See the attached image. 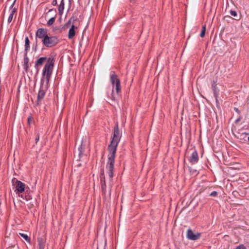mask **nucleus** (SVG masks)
<instances>
[{"mask_svg": "<svg viewBox=\"0 0 249 249\" xmlns=\"http://www.w3.org/2000/svg\"><path fill=\"white\" fill-rule=\"evenodd\" d=\"M117 81H120L118 78L117 75L114 72L111 73L110 74V81L113 86H114Z\"/></svg>", "mask_w": 249, "mask_h": 249, "instance_id": "1a4fd4ad", "label": "nucleus"}, {"mask_svg": "<svg viewBox=\"0 0 249 249\" xmlns=\"http://www.w3.org/2000/svg\"><path fill=\"white\" fill-rule=\"evenodd\" d=\"M186 237L191 240H196L200 237L199 233H194L190 229H188L186 233Z\"/></svg>", "mask_w": 249, "mask_h": 249, "instance_id": "423d86ee", "label": "nucleus"}, {"mask_svg": "<svg viewBox=\"0 0 249 249\" xmlns=\"http://www.w3.org/2000/svg\"><path fill=\"white\" fill-rule=\"evenodd\" d=\"M45 62H46L43 71L42 76L45 79L46 83L48 84L50 80L51 77L53 72L54 60L53 58L46 57H42L38 58L35 63V67L38 71V67L41 66Z\"/></svg>", "mask_w": 249, "mask_h": 249, "instance_id": "f03ea898", "label": "nucleus"}, {"mask_svg": "<svg viewBox=\"0 0 249 249\" xmlns=\"http://www.w3.org/2000/svg\"><path fill=\"white\" fill-rule=\"evenodd\" d=\"M217 195V192L216 191L212 192L210 196H216Z\"/></svg>", "mask_w": 249, "mask_h": 249, "instance_id": "393cba45", "label": "nucleus"}, {"mask_svg": "<svg viewBox=\"0 0 249 249\" xmlns=\"http://www.w3.org/2000/svg\"><path fill=\"white\" fill-rule=\"evenodd\" d=\"M71 19L69 20V21L67 22V24H68L70 23H71Z\"/></svg>", "mask_w": 249, "mask_h": 249, "instance_id": "c756f323", "label": "nucleus"}, {"mask_svg": "<svg viewBox=\"0 0 249 249\" xmlns=\"http://www.w3.org/2000/svg\"><path fill=\"white\" fill-rule=\"evenodd\" d=\"M57 37L54 36H49L48 35L42 39L43 45L46 47L51 48L56 45L58 43Z\"/></svg>", "mask_w": 249, "mask_h": 249, "instance_id": "7ed1b4c3", "label": "nucleus"}, {"mask_svg": "<svg viewBox=\"0 0 249 249\" xmlns=\"http://www.w3.org/2000/svg\"><path fill=\"white\" fill-rule=\"evenodd\" d=\"M212 87L213 88L214 96L216 100L217 101V98H218V91L216 90V84H215V82H213V83L212 84Z\"/></svg>", "mask_w": 249, "mask_h": 249, "instance_id": "dca6fc26", "label": "nucleus"}, {"mask_svg": "<svg viewBox=\"0 0 249 249\" xmlns=\"http://www.w3.org/2000/svg\"><path fill=\"white\" fill-rule=\"evenodd\" d=\"M19 234L22 237H23L27 242H28V243H30L31 239L27 234L22 233H19Z\"/></svg>", "mask_w": 249, "mask_h": 249, "instance_id": "a211bd4d", "label": "nucleus"}, {"mask_svg": "<svg viewBox=\"0 0 249 249\" xmlns=\"http://www.w3.org/2000/svg\"><path fill=\"white\" fill-rule=\"evenodd\" d=\"M43 80V78H42L41 79V83L42 82Z\"/></svg>", "mask_w": 249, "mask_h": 249, "instance_id": "473e14b6", "label": "nucleus"}, {"mask_svg": "<svg viewBox=\"0 0 249 249\" xmlns=\"http://www.w3.org/2000/svg\"><path fill=\"white\" fill-rule=\"evenodd\" d=\"M230 14L231 16L233 17H236L237 16V13L235 11L231 10L230 12Z\"/></svg>", "mask_w": 249, "mask_h": 249, "instance_id": "5701e85b", "label": "nucleus"}, {"mask_svg": "<svg viewBox=\"0 0 249 249\" xmlns=\"http://www.w3.org/2000/svg\"><path fill=\"white\" fill-rule=\"evenodd\" d=\"M30 49V40L28 37L27 36L25 39V55H27V53Z\"/></svg>", "mask_w": 249, "mask_h": 249, "instance_id": "f8f14e48", "label": "nucleus"}, {"mask_svg": "<svg viewBox=\"0 0 249 249\" xmlns=\"http://www.w3.org/2000/svg\"><path fill=\"white\" fill-rule=\"evenodd\" d=\"M75 29H77V27L72 25L71 28L69 29L68 33V38L69 39H72L75 35Z\"/></svg>", "mask_w": 249, "mask_h": 249, "instance_id": "6e6552de", "label": "nucleus"}, {"mask_svg": "<svg viewBox=\"0 0 249 249\" xmlns=\"http://www.w3.org/2000/svg\"><path fill=\"white\" fill-rule=\"evenodd\" d=\"M205 31H206V26L205 25L203 26L201 32L200 34V36L201 37H203L205 36Z\"/></svg>", "mask_w": 249, "mask_h": 249, "instance_id": "4be33fe9", "label": "nucleus"}, {"mask_svg": "<svg viewBox=\"0 0 249 249\" xmlns=\"http://www.w3.org/2000/svg\"><path fill=\"white\" fill-rule=\"evenodd\" d=\"M121 137V134L119 130L118 123H116L114 127L113 137L112 139L111 143L108 145V150L109 154L108 155V160L106 165L107 173L109 178V195H110L111 188L113 185L112 178L113 177V170L114 167V161L115 155L116 153L117 147L120 142Z\"/></svg>", "mask_w": 249, "mask_h": 249, "instance_id": "f257e3e1", "label": "nucleus"}, {"mask_svg": "<svg viewBox=\"0 0 249 249\" xmlns=\"http://www.w3.org/2000/svg\"><path fill=\"white\" fill-rule=\"evenodd\" d=\"M45 94V92L44 90L40 88L37 95V102L38 104H39V102L44 98Z\"/></svg>", "mask_w": 249, "mask_h": 249, "instance_id": "9d476101", "label": "nucleus"}, {"mask_svg": "<svg viewBox=\"0 0 249 249\" xmlns=\"http://www.w3.org/2000/svg\"><path fill=\"white\" fill-rule=\"evenodd\" d=\"M57 4V0H53L52 2V5L55 6Z\"/></svg>", "mask_w": 249, "mask_h": 249, "instance_id": "c85d7f7f", "label": "nucleus"}, {"mask_svg": "<svg viewBox=\"0 0 249 249\" xmlns=\"http://www.w3.org/2000/svg\"><path fill=\"white\" fill-rule=\"evenodd\" d=\"M64 5H65V4H64V0H61L60 3L59 5V7H58V12L60 15L62 14V13L63 12V10L64 9Z\"/></svg>", "mask_w": 249, "mask_h": 249, "instance_id": "2eb2a0df", "label": "nucleus"}, {"mask_svg": "<svg viewBox=\"0 0 249 249\" xmlns=\"http://www.w3.org/2000/svg\"><path fill=\"white\" fill-rule=\"evenodd\" d=\"M248 141H249V137H248Z\"/></svg>", "mask_w": 249, "mask_h": 249, "instance_id": "72a5a7b5", "label": "nucleus"}, {"mask_svg": "<svg viewBox=\"0 0 249 249\" xmlns=\"http://www.w3.org/2000/svg\"><path fill=\"white\" fill-rule=\"evenodd\" d=\"M32 118L30 116L28 118V124L29 125H30L31 124V123H32Z\"/></svg>", "mask_w": 249, "mask_h": 249, "instance_id": "bb28decb", "label": "nucleus"}, {"mask_svg": "<svg viewBox=\"0 0 249 249\" xmlns=\"http://www.w3.org/2000/svg\"><path fill=\"white\" fill-rule=\"evenodd\" d=\"M136 0H131V2H134Z\"/></svg>", "mask_w": 249, "mask_h": 249, "instance_id": "7c9ffc66", "label": "nucleus"}, {"mask_svg": "<svg viewBox=\"0 0 249 249\" xmlns=\"http://www.w3.org/2000/svg\"><path fill=\"white\" fill-rule=\"evenodd\" d=\"M53 11V9H50V10H49V12H51V11Z\"/></svg>", "mask_w": 249, "mask_h": 249, "instance_id": "2f4dec72", "label": "nucleus"}, {"mask_svg": "<svg viewBox=\"0 0 249 249\" xmlns=\"http://www.w3.org/2000/svg\"><path fill=\"white\" fill-rule=\"evenodd\" d=\"M47 30L44 28H39L36 33V39L40 38L43 39L47 36Z\"/></svg>", "mask_w": 249, "mask_h": 249, "instance_id": "39448f33", "label": "nucleus"}, {"mask_svg": "<svg viewBox=\"0 0 249 249\" xmlns=\"http://www.w3.org/2000/svg\"><path fill=\"white\" fill-rule=\"evenodd\" d=\"M116 91L117 93H118L121 91V85H120V81H117V83L114 85Z\"/></svg>", "mask_w": 249, "mask_h": 249, "instance_id": "f3484780", "label": "nucleus"}, {"mask_svg": "<svg viewBox=\"0 0 249 249\" xmlns=\"http://www.w3.org/2000/svg\"><path fill=\"white\" fill-rule=\"evenodd\" d=\"M28 62H29V59L27 57V55H25V57L24 58V67L26 70L28 68Z\"/></svg>", "mask_w": 249, "mask_h": 249, "instance_id": "6ab92c4d", "label": "nucleus"}, {"mask_svg": "<svg viewBox=\"0 0 249 249\" xmlns=\"http://www.w3.org/2000/svg\"><path fill=\"white\" fill-rule=\"evenodd\" d=\"M12 184L16 188V191L18 193H21L25 190V184L23 182L14 178L12 180Z\"/></svg>", "mask_w": 249, "mask_h": 249, "instance_id": "20e7f679", "label": "nucleus"}, {"mask_svg": "<svg viewBox=\"0 0 249 249\" xmlns=\"http://www.w3.org/2000/svg\"><path fill=\"white\" fill-rule=\"evenodd\" d=\"M101 182L102 183V190L103 191V193L105 194L106 191V181H105V178L104 176L101 178Z\"/></svg>", "mask_w": 249, "mask_h": 249, "instance_id": "ddd939ff", "label": "nucleus"}, {"mask_svg": "<svg viewBox=\"0 0 249 249\" xmlns=\"http://www.w3.org/2000/svg\"><path fill=\"white\" fill-rule=\"evenodd\" d=\"M78 150L79 151V156L80 157L83 155L84 150V147H83L82 143L79 146Z\"/></svg>", "mask_w": 249, "mask_h": 249, "instance_id": "aec40b11", "label": "nucleus"}, {"mask_svg": "<svg viewBox=\"0 0 249 249\" xmlns=\"http://www.w3.org/2000/svg\"><path fill=\"white\" fill-rule=\"evenodd\" d=\"M13 16L10 14V15L8 18V22L9 23H10L12 21V20L13 19Z\"/></svg>", "mask_w": 249, "mask_h": 249, "instance_id": "b1692460", "label": "nucleus"}, {"mask_svg": "<svg viewBox=\"0 0 249 249\" xmlns=\"http://www.w3.org/2000/svg\"><path fill=\"white\" fill-rule=\"evenodd\" d=\"M38 247L39 249H44L45 240L42 238H37Z\"/></svg>", "mask_w": 249, "mask_h": 249, "instance_id": "9b49d317", "label": "nucleus"}, {"mask_svg": "<svg viewBox=\"0 0 249 249\" xmlns=\"http://www.w3.org/2000/svg\"><path fill=\"white\" fill-rule=\"evenodd\" d=\"M55 17H52V18H51L47 22V25L48 26H51L52 25V24H53V23L55 21Z\"/></svg>", "mask_w": 249, "mask_h": 249, "instance_id": "412c9836", "label": "nucleus"}, {"mask_svg": "<svg viewBox=\"0 0 249 249\" xmlns=\"http://www.w3.org/2000/svg\"><path fill=\"white\" fill-rule=\"evenodd\" d=\"M236 249H246V247L243 245H240L236 247Z\"/></svg>", "mask_w": 249, "mask_h": 249, "instance_id": "a878e982", "label": "nucleus"}, {"mask_svg": "<svg viewBox=\"0 0 249 249\" xmlns=\"http://www.w3.org/2000/svg\"><path fill=\"white\" fill-rule=\"evenodd\" d=\"M39 139V134H37L36 138V143Z\"/></svg>", "mask_w": 249, "mask_h": 249, "instance_id": "cd10ccee", "label": "nucleus"}, {"mask_svg": "<svg viewBox=\"0 0 249 249\" xmlns=\"http://www.w3.org/2000/svg\"><path fill=\"white\" fill-rule=\"evenodd\" d=\"M198 160V155L196 151H194L189 159V161L192 164L196 163Z\"/></svg>", "mask_w": 249, "mask_h": 249, "instance_id": "0eeeda50", "label": "nucleus"}, {"mask_svg": "<svg viewBox=\"0 0 249 249\" xmlns=\"http://www.w3.org/2000/svg\"><path fill=\"white\" fill-rule=\"evenodd\" d=\"M16 0H15L13 3L10 7V15L13 16L17 12V9L16 7H14V5L15 4Z\"/></svg>", "mask_w": 249, "mask_h": 249, "instance_id": "4468645a", "label": "nucleus"}]
</instances>
